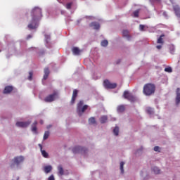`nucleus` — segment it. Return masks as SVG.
Wrapping results in <instances>:
<instances>
[{"label": "nucleus", "mask_w": 180, "mask_h": 180, "mask_svg": "<svg viewBox=\"0 0 180 180\" xmlns=\"http://www.w3.org/2000/svg\"><path fill=\"white\" fill-rule=\"evenodd\" d=\"M31 20L30 24L27 25V28L30 30H35L37 29L39 26V21L42 18V11L41 8L39 7H34L31 10L30 12Z\"/></svg>", "instance_id": "1"}, {"label": "nucleus", "mask_w": 180, "mask_h": 180, "mask_svg": "<svg viewBox=\"0 0 180 180\" xmlns=\"http://www.w3.org/2000/svg\"><path fill=\"white\" fill-rule=\"evenodd\" d=\"M155 85L153 83H147L144 85L142 92L146 96H152L155 93Z\"/></svg>", "instance_id": "2"}, {"label": "nucleus", "mask_w": 180, "mask_h": 180, "mask_svg": "<svg viewBox=\"0 0 180 180\" xmlns=\"http://www.w3.org/2000/svg\"><path fill=\"white\" fill-rule=\"evenodd\" d=\"M25 160V158L22 156H17L14 158L13 160H11V163L10 165V168L11 169H13L15 168V167H18L20 164Z\"/></svg>", "instance_id": "3"}, {"label": "nucleus", "mask_w": 180, "mask_h": 180, "mask_svg": "<svg viewBox=\"0 0 180 180\" xmlns=\"http://www.w3.org/2000/svg\"><path fill=\"white\" fill-rule=\"evenodd\" d=\"M88 109V105H84V101H81L77 104V113L79 116H82V114Z\"/></svg>", "instance_id": "4"}, {"label": "nucleus", "mask_w": 180, "mask_h": 180, "mask_svg": "<svg viewBox=\"0 0 180 180\" xmlns=\"http://www.w3.org/2000/svg\"><path fill=\"white\" fill-rule=\"evenodd\" d=\"M103 85H104V87L107 89H114L117 86V83H111L108 79L104 80Z\"/></svg>", "instance_id": "5"}, {"label": "nucleus", "mask_w": 180, "mask_h": 180, "mask_svg": "<svg viewBox=\"0 0 180 180\" xmlns=\"http://www.w3.org/2000/svg\"><path fill=\"white\" fill-rule=\"evenodd\" d=\"M87 152L86 148H82L81 146H75L72 148V153L75 154L77 153H85Z\"/></svg>", "instance_id": "6"}, {"label": "nucleus", "mask_w": 180, "mask_h": 180, "mask_svg": "<svg viewBox=\"0 0 180 180\" xmlns=\"http://www.w3.org/2000/svg\"><path fill=\"white\" fill-rule=\"evenodd\" d=\"M123 96L125 99H127L131 102L136 101V97H134L133 95L129 94V92L127 91H124Z\"/></svg>", "instance_id": "7"}, {"label": "nucleus", "mask_w": 180, "mask_h": 180, "mask_svg": "<svg viewBox=\"0 0 180 180\" xmlns=\"http://www.w3.org/2000/svg\"><path fill=\"white\" fill-rule=\"evenodd\" d=\"M30 124H31V122H16V127H22V128H26Z\"/></svg>", "instance_id": "8"}, {"label": "nucleus", "mask_w": 180, "mask_h": 180, "mask_svg": "<svg viewBox=\"0 0 180 180\" xmlns=\"http://www.w3.org/2000/svg\"><path fill=\"white\" fill-rule=\"evenodd\" d=\"M56 94H50L49 96H46L45 98H44V101L46 103H51L55 100Z\"/></svg>", "instance_id": "9"}, {"label": "nucleus", "mask_w": 180, "mask_h": 180, "mask_svg": "<svg viewBox=\"0 0 180 180\" xmlns=\"http://www.w3.org/2000/svg\"><path fill=\"white\" fill-rule=\"evenodd\" d=\"M173 9L177 18H180V8L178 5L174 6Z\"/></svg>", "instance_id": "10"}, {"label": "nucleus", "mask_w": 180, "mask_h": 180, "mask_svg": "<svg viewBox=\"0 0 180 180\" xmlns=\"http://www.w3.org/2000/svg\"><path fill=\"white\" fill-rule=\"evenodd\" d=\"M77 95H78V91L77 89L73 90L72 100H71V103L72 104L75 103V99L77 98Z\"/></svg>", "instance_id": "11"}, {"label": "nucleus", "mask_w": 180, "mask_h": 180, "mask_svg": "<svg viewBox=\"0 0 180 180\" xmlns=\"http://www.w3.org/2000/svg\"><path fill=\"white\" fill-rule=\"evenodd\" d=\"M13 90V87L12 86H6V88H4V94H8L12 92Z\"/></svg>", "instance_id": "12"}, {"label": "nucleus", "mask_w": 180, "mask_h": 180, "mask_svg": "<svg viewBox=\"0 0 180 180\" xmlns=\"http://www.w3.org/2000/svg\"><path fill=\"white\" fill-rule=\"evenodd\" d=\"M89 27H93V29L98 30L100 29V24L97 22H92L91 24H89Z\"/></svg>", "instance_id": "13"}, {"label": "nucleus", "mask_w": 180, "mask_h": 180, "mask_svg": "<svg viewBox=\"0 0 180 180\" xmlns=\"http://www.w3.org/2000/svg\"><path fill=\"white\" fill-rule=\"evenodd\" d=\"M37 121L33 122L32 125H31V131L37 134Z\"/></svg>", "instance_id": "14"}, {"label": "nucleus", "mask_w": 180, "mask_h": 180, "mask_svg": "<svg viewBox=\"0 0 180 180\" xmlns=\"http://www.w3.org/2000/svg\"><path fill=\"white\" fill-rule=\"evenodd\" d=\"M49 68H45L44 69V77H43V80H47L49 75Z\"/></svg>", "instance_id": "15"}, {"label": "nucleus", "mask_w": 180, "mask_h": 180, "mask_svg": "<svg viewBox=\"0 0 180 180\" xmlns=\"http://www.w3.org/2000/svg\"><path fill=\"white\" fill-rule=\"evenodd\" d=\"M180 103V89H176V104L179 105Z\"/></svg>", "instance_id": "16"}, {"label": "nucleus", "mask_w": 180, "mask_h": 180, "mask_svg": "<svg viewBox=\"0 0 180 180\" xmlns=\"http://www.w3.org/2000/svg\"><path fill=\"white\" fill-rule=\"evenodd\" d=\"M39 146L40 148V151L41 152V155H42L43 158H48L49 153L46 150H42V146L41 144H39Z\"/></svg>", "instance_id": "17"}, {"label": "nucleus", "mask_w": 180, "mask_h": 180, "mask_svg": "<svg viewBox=\"0 0 180 180\" xmlns=\"http://www.w3.org/2000/svg\"><path fill=\"white\" fill-rule=\"evenodd\" d=\"M122 37H127V40H130V35H129V32L128 30H124L122 31Z\"/></svg>", "instance_id": "18"}, {"label": "nucleus", "mask_w": 180, "mask_h": 180, "mask_svg": "<svg viewBox=\"0 0 180 180\" xmlns=\"http://www.w3.org/2000/svg\"><path fill=\"white\" fill-rule=\"evenodd\" d=\"M126 110L124 105H120L117 107V112L122 113Z\"/></svg>", "instance_id": "19"}, {"label": "nucleus", "mask_w": 180, "mask_h": 180, "mask_svg": "<svg viewBox=\"0 0 180 180\" xmlns=\"http://www.w3.org/2000/svg\"><path fill=\"white\" fill-rule=\"evenodd\" d=\"M72 51L73 54H75V55H79L81 53V50L79 49V48H77V47L72 48Z\"/></svg>", "instance_id": "20"}, {"label": "nucleus", "mask_w": 180, "mask_h": 180, "mask_svg": "<svg viewBox=\"0 0 180 180\" xmlns=\"http://www.w3.org/2000/svg\"><path fill=\"white\" fill-rule=\"evenodd\" d=\"M51 170H52L51 166H46L45 167H44V172H45V173L46 174L50 173Z\"/></svg>", "instance_id": "21"}, {"label": "nucleus", "mask_w": 180, "mask_h": 180, "mask_svg": "<svg viewBox=\"0 0 180 180\" xmlns=\"http://www.w3.org/2000/svg\"><path fill=\"white\" fill-rule=\"evenodd\" d=\"M108 121V117L106 115H103L101 117V124H105Z\"/></svg>", "instance_id": "22"}, {"label": "nucleus", "mask_w": 180, "mask_h": 180, "mask_svg": "<svg viewBox=\"0 0 180 180\" xmlns=\"http://www.w3.org/2000/svg\"><path fill=\"white\" fill-rule=\"evenodd\" d=\"M165 35L164 34H161L160 38L158 39L157 43L160 44H164V41L162 37H164Z\"/></svg>", "instance_id": "23"}, {"label": "nucleus", "mask_w": 180, "mask_h": 180, "mask_svg": "<svg viewBox=\"0 0 180 180\" xmlns=\"http://www.w3.org/2000/svg\"><path fill=\"white\" fill-rule=\"evenodd\" d=\"M58 174L60 175H64V169H63V167L61 165H59L58 167Z\"/></svg>", "instance_id": "24"}, {"label": "nucleus", "mask_w": 180, "mask_h": 180, "mask_svg": "<svg viewBox=\"0 0 180 180\" xmlns=\"http://www.w3.org/2000/svg\"><path fill=\"white\" fill-rule=\"evenodd\" d=\"M152 170H153L155 174H159L160 173V169L158 167H154Z\"/></svg>", "instance_id": "25"}, {"label": "nucleus", "mask_w": 180, "mask_h": 180, "mask_svg": "<svg viewBox=\"0 0 180 180\" xmlns=\"http://www.w3.org/2000/svg\"><path fill=\"white\" fill-rule=\"evenodd\" d=\"M112 132L114 133L115 136H117L118 133L120 132V128L117 127H115V129L112 130Z\"/></svg>", "instance_id": "26"}, {"label": "nucleus", "mask_w": 180, "mask_h": 180, "mask_svg": "<svg viewBox=\"0 0 180 180\" xmlns=\"http://www.w3.org/2000/svg\"><path fill=\"white\" fill-rule=\"evenodd\" d=\"M89 124H95L96 123V121L95 120V118L94 117H91L89 120Z\"/></svg>", "instance_id": "27"}, {"label": "nucleus", "mask_w": 180, "mask_h": 180, "mask_svg": "<svg viewBox=\"0 0 180 180\" xmlns=\"http://www.w3.org/2000/svg\"><path fill=\"white\" fill-rule=\"evenodd\" d=\"M49 131H46L45 132V134H44V137H43V139L44 140H47L49 139Z\"/></svg>", "instance_id": "28"}, {"label": "nucleus", "mask_w": 180, "mask_h": 180, "mask_svg": "<svg viewBox=\"0 0 180 180\" xmlns=\"http://www.w3.org/2000/svg\"><path fill=\"white\" fill-rule=\"evenodd\" d=\"M108 44V40H103L101 41V46L106 47Z\"/></svg>", "instance_id": "29"}, {"label": "nucleus", "mask_w": 180, "mask_h": 180, "mask_svg": "<svg viewBox=\"0 0 180 180\" xmlns=\"http://www.w3.org/2000/svg\"><path fill=\"white\" fill-rule=\"evenodd\" d=\"M146 112L148 114H150V115L153 114V110L152 108H150V107L147 108Z\"/></svg>", "instance_id": "30"}, {"label": "nucleus", "mask_w": 180, "mask_h": 180, "mask_svg": "<svg viewBox=\"0 0 180 180\" xmlns=\"http://www.w3.org/2000/svg\"><path fill=\"white\" fill-rule=\"evenodd\" d=\"M124 162H120V170H121L122 174H124Z\"/></svg>", "instance_id": "31"}, {"label": "nucleus", "mask_w": 180, "mask_h": 180, "mask_svg": "<svg viewBox=\"0 0 180 180\" xmlns=\"http://www.w3.org/2000/svg\"><path fill=\"white\" fill-rule=\"evenodd\" d=\"M165 72H172V68H170V67L165 68Z\"/></svg>", "instance_id": "32"}, {"label": "nucleus", "mask_w": 180, "mask_h": 180, "mask_svg": "<svg viewBox=\"0 0 180 180\" xmlns=\"http://www.w3.org/2000/svg\"><path fill=\"white\" fill-rule=\"evenodd\" d=\"M139 10L134 12V16L135 18H139Z\"/></svg>", "instance_id": "33"}, {"label": "nucleus", "mask_w": 180, "mask_h": 180, "mask_svg": "<svg viewBox=\"0 0 180 180\" xmlns=\"http://www.w3.org/2000/svg\"><path fill=\"white\" fill-rule=\"evenodd\" d=\"M32 75H33V72L30 71L29 72V77L27 78L30 81L32 80Z\"/></svg>", "instance_id": "34"}, {"label": "nucleus", "mask_w": 180, "mask_h": 180, "mask_svg": "<svg viewBox=\"0 0 180 180\" xmlns=\"http://www.w3.org/2000/svg\"><path fill=\"white\" fill-rule=\"evenodd\" d=\"M72 5V3H68V4H66V8H68V10L71 9Z\"/></svg>", "instance_id": "35"}, {"label": "nucleus", "mask_w": 180, "mask_h": 180, "mask_svg": "<svg viewBox=\"0 0 180 180\" xmlns=\"http://www.w3.org/2000/svg\"><path fill=\"white\" fill-rule=\"evenodd\" d=\"M144 27L145 26L143 25H140V30L141 32H144Z\"/></svg>", "instance_id": "36"}, {"label": "nucleus", "mask_w": 180, "mask_h": 180, "mask_svg": "<svg viewBox=\"0 0 180 180\" xmlns=\"http://www.w3.org/2000/svg\"><path fill=\"white\" fill-rule=\"evenodd\" d=\"M159 149H160L159 146H155L154 147V151L155 152H158Z\"/></svg>", "instance_id": "37"}, {"label": "nucleus", "mask_w": 180, "mask_h": 180, "mask_svg": "<svg viewBox=\"0 0 180 180\" xmlns=\"http://www.w3.org/2000/svg\"><path fill=\"white\" fill-rule=\"evenodd\" d=\"M49 180H55L54 176L52 174L49 177Z\"/></svg>", "instance_id": "38"}, {"label": "nucleus", "mask_w": 180, "mask_h": 180, "mask_svg": "<svg viewBox=\"0 0 180 180\" xmlns=\"http://www.w3.org/2000/svg\"><path fill=\"white\" fill-rule=\"evenodd\" d=\"M156 48L158 49V50H160L162 49V45H158Z\"/></svg>", "instance_id": "39"}, {"label": "nucleus", "mask_w": 180, "mask_h": 180, "mask_svg": "<svg viewBox=\"0 0 180 180\" xmlns=\"http://www.w3.org/2000/svg\"><path fill=\"white\" fill-rule=\"evenodd\" d=\"M31 38H32V35H31V34L27 35V39H31Z\"/></svg>", "instance_id": "40"}, {"label": "nucleus", "mask_w": 180, "mask_h": 180, "mask_svg": "<svg viewBox=\"0 0 180 180\" xmlns=\"http://www.w3.org/2000/svg\"><path fill=\"white\" fill-rule=\"evenodd\" d=\"M120 60H117V65L120 64Z\"/></svg>", "instance_id": "41"}, {"label": "nucleus", "mask_w": 180, "mask_h": 180, "mask_svg": "<svg viewBox=\"0 0 180 180\" xmlns=\"http://www.w3.org/2000/svg\"><path fill=\"white\" fill-rule=\"evenodd\" d=\"M40 124H43V120H40Z\"/></svg>", "instance_id": "42"}, {"label": "nucleus", "mask_w": 180, "mask_h": 180, "mask_svg": "<svg viewBox=\"0 0 180 180\" xmlns=\"http://www.w3.org/2000/svg\"><path fill=\"white\" fill-rule=\"evenodd\" d=\"M173 52H174L173 51H171V53H172V54H173Z\"/></svg>", "instance_id": "43"}]
</instances>
